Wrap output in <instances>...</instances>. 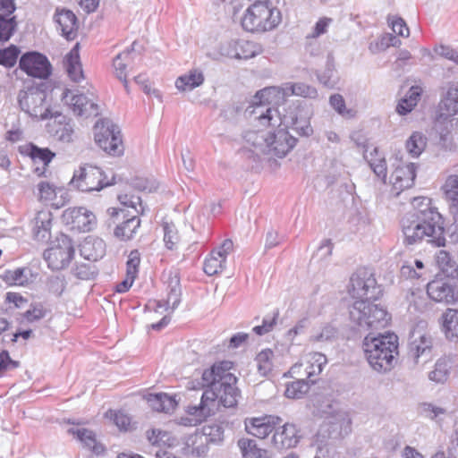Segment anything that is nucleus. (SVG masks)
Wrapping results in <instances>:
<instances>
[{
	"mask_svg": "<svg viewBox=\"0 0 458 458\" xmlns=\"http://www.w3.org/2000/svg\"><path fill=\"white\" fill-rule=\"evenodd\" d=\"M414 209L402 218V229L408 244L422 240L437 247L445 246L444 221L441 214L430 205V199L425 197L414 198Z\"/></svg>",
	"mask_w": 458,
	"mask_h": 458,
	"instance_id": "nucleus-1",
	"label": "nucleus"
},
{
	"mask_svg": "<svg viewBox=\"0 0 458 458\" xmlns=\"http://www.w3.org/2000/svg\"><path fill=\"white\" fill-rule=\"evenodd\" d=\"M275 92V88H265L258 91L250 114H256V119L261 125L270 127L266 155L283 157L295 146L297 140L284 128L280 127L282 121L277 109L266 106Z\"/></svg>",
	"mask_w": 458,
	"mask_h": 458,
	"instance_id": "nucleus-2",
	"label": "nucleus"
},
{
	"mask_svg": "<svg viewBox=\"0 0 458 458\" xmlns=\"http://www.w3.org/2000/svg\"><path fill=\"white\" fill-rule=\"evenodd\" d=\"M233 363L228 360L215 363L202 374V386H209L205 392L214 394V403L219 406L233 407L237 403L236 377L230 372Z\"/></svg>",
	"mask_w": 458,
	"mask_h": 458,
	"instance_id": "nucleus-3",
	"label": "nucleus"
},
{
	"mask_svg": "<svg viewBox=\"0 0 458 458\" xmlns=\"http://www.w3.org/2000/svg\"><path fill=\"white\" fill-rule=\"evenodd\" d=\"M363 351L370 367L377 372L389 371L398 354V337L393 333L374 336L369 334L363 340Z\"/></svg>",
	"mask_w": 458,
	"mask_h": 458,
	"instance_id": "nucleus-4",
	"label": "nucleus"
},
{
	"mask_svg": "<svg viewBox=\"0 0 458 458\" xmlns=\"http://www.w3.org/2000/svg\"><path fill=\"white\" fill-rule=\"evenodd\" d=\"M350 319L360 331L377 330L388 325L390 316L380 305L356 301L350 309Z\"/></svg>",
	"mask_w": 458,
	"mask_h": 458,
	"instance_id": "nucleus-5",
	"label": "nucleus"
},
{
	"mask_svg": "<svg viewBox=\"0 0 458 458\" xmlns=\"http://www.w3.org/2000/svg\"><path fill=\"white\" fill-rule=\"evenodd\" d=\"M241 22L246 31L265 32L278 25L280 13L266 3H254L246 9Z\"/></svg>",
	"mask_w": 458,
	"mask_h": 458,
	"instance_id": "nucleus-6",
	"label": "nucleus"
},
{
	"mask_svg": "<svg viewBox=\"0 0 458 458\" xmlns=\"http://www.w3.org/2000/svg\"><path fill=\"white\" fill-rule=\"evenodd\" d=\"M47 82H41L21 90L18 102L21 109L32 118L45 120L52 117L50 104L47 99Z\"/></svg>",
	"mask_w": 458,
	"mask_h": 458,
	"instance_id": "nucleus-7",
	"label": "nucleus"
},
{
	"mask_svg": "<svg viewBox=\"0 0 458 458\" xmlns=\"http://www.w3.org/2000/svg\"><path fill=\"white\" fill-rule=\"evenodd\" d=\"M97 145L111 156H121L123 145L119 127L109 120H99L93 128Z\"/></svg>",
	"mask_w": 458,
	"mask_h": 458,
	"instance_id": "nucleus-8",
	"label": "nucleus"
},
{
	"mask_svg": "<svg viewBox=\"0 0 458 458\" xmlns=\"http://www.w3.org/2000/svg\"><path fill=\"white\" fill-rule=\"evenodd\" d=\"M252 115L254 122L252 127L242 134V152L247 157L256 160L267 153L270 127L261 125L256 119V114Z\"/></svg>",
	"mask_w": 458,
	"mask_h": 458,
	"instance_id": "nucleus-9",
	"label": "nucleus"
},
{
	"mask_svg": "<svg viewBox=\"0 0 458 458\" xmlns=\"http://www.w3.org/2000/svg\"><path fill=\"white\" fill-rule=\"evenodd\" d=\"M114 183V177L110 181L106 180V176L99 167L88 165L76 170L71 181L73 187L85 192L98 191Z\"/></svg>",
	"mask_w": 458,
	"mask_h": 458,
	"instance_id": "nucleus-10",
	"label": "nucleus"
},
{
	"mask_svg": "<svg viewBox=\"0 0 458 458\" xmlns=\"http://www.w3.org/2000/svg\"><path fill=\"white\" fill-rule=\"evenodd\" d=\"M348 293L358 301H369L376 299L380 290L371 271L366 267H360L350 278Z\"/></svg>",
	"mask_w": 458,
	"mask_h": 458,
	"instance_id": "nucleus-11",
	"label": "nucleus"
},
{
	"mask_svg": "<svg viewBox=\"0 0 458 458\" xmlns=\"http://www.w3.org/2000/svg\"><path fill=\"white\" fill-rule=\"evenodd\" d=\"M214 394L204 392L198 405H189L187 415L182 416L178 422L185 427H194L202 423L206 419L215 414L217 405L214 403Z\"/></svg>",
	"mask_w": 458,
	"mask_h": 458,
	"instance_id": "nucleus-12",
	"label": "nucleus"
},
{
	"mask_svg": "<svg viewBox=\"0 0 458 458\" xmlns=\"http://www.w3.org/2000/svg\"><path fill=\"white\" fill-rule=\"evenodd\" d=\"M262 51L260 45L244 39L226 41L218 47V54L221 57L233 59L252 58L261 54Z\"/></svg>",
	"mask_w": 458,
	"mask_h": 458,
	"instance_id": "nucleus-13",
	"label": "nucleus"
},
{
	"mask_svg": "<svg viewBox=\"0 0 458 458\" xmlns=\"http://www.w3.org/2000/svg\"><path fill=\"white\" fill-rule=\"evenodd\" d=\"M74 255V248L72 240L62 235L58 240V244L44 252V257L48 263L49 267L55 270H60L66 267Z\"/></svg>",
	"mask_w": 458,
	"mask_h": 458,
	"instance_id": "nucleus-14",
	"label": "nucleus"
},
{
	"mask_svg": "<svg viewBox=\"0 0 458 458\" xmlns=\"http://www.w3.org/2000/svg\"><path fill=\"white\" fill-rule=\"evenodd\" d=\"M327 357L320 352L308 353L301 362L294 364L290 373L296 377H305L309 382L314 384L316 379L314 377L319 375L323 367L327 364Z\"/></svg>",
	"mask_w": 458,
	"mask_h": 458,
	"instance_id": "nucleus-15",
	"label": "nucleus"
},
{
	"mask_svg": "<svg viewBox=\"0 0 458 458\" xmlns=\"http://www.w3.org/2000/svg\"><path fill=\"white\" fill-rule=\"evenodd\" d=\"M19 65L29 76L38 79H47L52 72V65L47 56L38 52L23 55Z\"/></svg>",
	"mask_w": 458,
	"mask_h": 458,
	"instance_id": "nucleus-16",
	"label": "nucleus"
},
{
	"mask_svg": "<svg viewBox=\"0 0 458 458\" xmlns=\"http://www.w3.org/2000/svg\"><path fill=\"white\" fill-rule=\"evenodd\" d=\"M410 356L414 363H426L432 358V337L426 332L416 328L411 333Z\"/></svg>",
	"mask_w": 458,
	"mask_h": 458,
	"instance_id": "nucleus-17",
	"label": "nucleus"
},
{
	"mask_svg": "<svg viewBox=\"0 0 458 458\" xmlns=\"http://www.w3.org/2000/svg\"><path fill=\"white\" fill-rule=\"evenodd\" d=\"M62 100L70 106L76 115L97 116L99 114L98 105L84 94L73 95L70 89H65Z\"/></svg>",
	"mask_w": 458,
	"mask_h": 458,
	"instance_id": "nucleus-18",
	"label": "nucleus"
},
{
	"mask_svg": "<svg viewBox=\"0 0 458 458\" xmlns=\"http://www.w3.org/2000/svg\"><path fill=\"white\" fill-rule=\"evenodd\" d=\"M282 422L276 416H263L246 418L244 420L245 430L255 437L264 439L273 432L277 425Z\"/></svg>",
	"mask_w": 458,
	"mask_h": 458,
	"instance_id": "nucleus-19",
	"label": "nucleus"
},
{
	"mask_svg": "<svg viewBox=\"0 0 458 458\" xmlns=\"http://www.w3.org/2000/svg\"><path fill=\"white\" fill-rule=\"evenodd\" d=\"M416 165L408 163L399 165L395 167L390 176L392 191L398 196L403 191L413 186L416 178Z\"/></svg>",
	"mask_w": 458,
	"mask_h": 458,
	"instance_id": "nucleus-20",
	"label": "nucleus"
},
{
	"mask_svg": "<svg viewBox=\"0 0 458 458\" xmlns=\"http://www.w3.org/2000/svg\"><path fill=\"white\" fill-rule=\"evenodd\" d=\"M64 218L67 224L83 232L90 231L96 223L95 215L83 207L65 210Z\"/></svg>",
	"mask_w": 458,
	"mask_h": 458,
	"instance_id": "nucleus-21",
	"label": "nucleus"
},
{
	"mask_svg": "<svg viewBox=\"0 0 458 458\" xmlns=\"http://www.w3.org/2000/svg\"><path fill=\"white\" fill-rule=\"evenodd\" d=\"M427 293L437 302L452 303L455 301L454 289L447 279L439 278L429 282Z\"/></svg>",
	"mask_w": 458,
	"mask_h": 458,
	"instance_id": "nucleus-22",
	"label": "nucleus"
},
{
	"mask_svg": "<svg viewBox=\"0 0 458 458\" xmlns=\"http://www.w3.org/2000/svg\"><path fill=\"white\" fill-rule=\"evenodd\" d=\"M439 110L445 116L458 114V81L448 82L442 88Z\"/></svg>",
	"mask_w": 458,
	"mask_h": 458,
	"instance_id": "nucleus-23",
	"label": "nucleus"
},
{
	"mask_svg": "<svg viewBox=\"0 0 458 458\" xmlns=\"http://www.w3.org/2000/svg\"><path fill=\"white\" fill-rule=\"evenodd\" d=\"M299 438L295 425L285 423L281 428L275 431L272 444L278 450L289 449L298 444Z\"/></svg>",
	"mask_w": 458,
	"mask_h": 458,
	"instance_id": "nucleus-24",
	"label": "nucleus"
},
{
	"mask_svg": "<svg viewBox=\"0 0 458 458\" xmlns=\"http://www.w3.org/2000/svg\"><path fill=\"white\" fill-rule=\"evenodd\" d=\"M55 21L57 23L62 35L68 40H72L77 36L78 22L75 14L67 9L55 10Z\"/></svg>",
	"mask_w": 458,
	"mask_h": 458,
	"instance_id": "nucleus-25",
	"label": "nucleus"
},
{
	"mask_svg": "<svg viewBox=\"0 0 458 458\" xmlns=\"http://www.w3.org/2000/svg\"><path fill=\"white\" fill-rule=\"evenodd\" d=\"M52 214L48 210L38 211L32 220V234L38 242H47L50 238Z\"/></svg>",
	"mask_w": 458,
	"mask_h": 458,
	"instance_id": "nucleus-26",
	"label": "nucleus"
},
{
	"mask_svg": "<svg viewBox=\"0 0 458 458\" xmlns=\"http://www.w3.org/2000/svg\"><path fill=\"white\" fill-rule=\"evenodd\" d=\"M204 81L205 76L203 72L200 69L194 68L179 76L175 80L174 85L180 92H187L201 86Z\"/></svg>",
	"mask_w": 458,
	"mask_h": 458,
	"instance_id": "nucleus-27",
	"label": "nucleus"
},
{
	"mask_svg": "<svg viewBox=\"0 0 458 458\" xmlns=\"http://www.w3.org/2000/svg\"><path fill=\"white\" fill-rule=\"evenodd\" d=\"M134 45L135 42L132 43L131 48H128L123 53L118 54L113 61L114 74L117 79L123 81L127 92H129V87L126 69L133 60L132 53L134 52Z\"/></svg>",
	"mask_w": 458,
	"mask_h": 458,
	"instance_id": "nucleus-28",
	"label": "nucleus"
},
{
	"mask_svg": "<svg viewBox=\"0 0 458 458\" xmlns=\"http://www.w3.org/2000/svg\"><path fill=\"white\" fill-rule=\"evenodd\" d=\"M49 133L63 142H71L73 135V126L63 115L55 116L54 121L47 124Z\"/></svg>",
	"mask_w": 458,
	"mask_h": 458,
	"instance_id": "nucleus-29",
	"label": "nucleus"
},
{
	"mask_svg": "<svg viewBox=\"0 0 458 458\" xmlns=\"http://www.w3.org/2000/svg\"><path fill=\"white\" fill-rule=\"evenodd\" d=\"M68 432L94 454L99 455L105 451V446L97 439L96 434L92 430L84 428H72Z\"/></svg>",
	"mask_w": 458,
	"mask_h": 458,
	"instance_id": "nucleus-30",
	"label": "nucleus"
},
{
	"mask_svg": "<svg viewBox=\"0 0 458 458\" xmlns=\"http://www.w3.org/2000/svg\"><path fill=\"white\" fill-rule=\"evenodd\" d=\"M68 432L94 454L99 455L105 451V446L97 439L96 434L92 430L84 428H72Z\"/></svg>",
	"mask_w": 458,
	"mask_h": 458,
	"instance_id": "nucleus-31",
	"label": "nucleus"
},
{
	"mask_svg": "<svg viewBox=\"0 0 458 458\" xmlns=\"http://www.w3.org/2000/svg\"><path fill=\"white\" fill-rule=\"evenodd\" d=\"M208 451L207 437L200 433L189 436L184 443L183 454L187 456L201 457Z\"/></svg>",
	"mask_w": 458,
	"mask_h": 458,
	"instance_id": "nucleus-32",
	"label": "nucleus"
},
{
	"mask_svg": "<svg viewBox=\"0 0 458 458\" xmlns=\"http://www.w3.org/2000/svg\"><path fill=\"white\" fill-rule=\"evenodd\" d=\"M106 252V244L99 238H88L81 247V254L89 261H97Z\"/></svg>",
	"mask_w": 458,
	"mask_h": 458,
	"instance_id": "nucleus-33",
	"label": "nucleus"
},
{
	"mask_svg": "<svg viewBox=\"0 0 458 458\" xmlns=\"http://www.w3.org/2000/svg\"><path fill=\"white\" fill-rule=\"evenodd\" d=\"M64 65L69 77L73 81H79L83 78L81 64L80 62L78 44L66 55Z\"/></svg>",
	"mask_w": 458,
	"mask_h": 458,
	"instance_id": "nucleus-34",
	"label": "nucleus"
},
{
	"mask_svg": "<svg viewBox=\"0 0 458 458\" xmlns=\"http://www.w3.org/2000/svg\"><path fill=\"white\" fill-rule=\"evenodd\" d=\"M35 279V276L29 267H21L15 270L6 271L4 275V280L9 284L28 285Z\"/></svg>",
	"mask_w": 458,
	"mask_h": 458,
	"instance_id": "nucleus-35",
	"label": "nucleus"
},
{
	"mask_svg": "<svg viewBox=\"0 0 458 458\" xmlns=\"http://www.w3.org/2000/svg\"><path fill=\"white\" fill-rule=\"evenodd\" d=\"M140 225V219L137 216H131L115 226L114 234L122 241H128L133 237Z\"/></svg>",
	"mask_w": 458,
	"mask_h": 458,
	"instance_id": "nucleus-36",
	"label": "nucleus"
},
{
	"mask_svg": "<svg viewBox=\"0 0 458 458\" xmlns=\"http://www.w3.org/2000/svg\"><path fill=\"white\" fill-rule=\"evenodd\" d=\"M442 318L445 336L450 340L458 341V310L448 309Z\"/></svg>",
	"mask_w": 458,
	"mask_h": 458,
	"instance_id": "nucleus-37",
	"label": "nucleus"
},
{
	"mask_svg": "<svg viewBox=\"0 0 458 458\" xmlns=\"http://www.w3.org/2000/svg\"><path fill=\"white\" fill-rule=\"evenodd\" d=\"M364 157L375 174L385 181L386 178V162L385 157L379 154L378 149L375 148L369 154L366 152Z\"/></svg>",
	"mask_w": 458,
	"mask_h": 458,
	"instance_id": "nucleus-38",
	"label": "nucleus"
},
{
	"mask_svg": "<svg viewBox=\"0 0 458 458\" xmlns=\"http://www.w3.org/2000/svg\"><path fill=\"white\" fill-rule=\"evenodd\" d=\"M237 445L243 458H267V450L259 448L253 439L241 438Z\"/></svg>",
	"mask_w": 458,
	"mask_h": 458,
	"instance_id": "nucleus-39",
	"label": "nucleus"
},
{
	"mask_svg": "<svg viewBox=\"0 0 458 458\" xmlns=\"http://www.w3.org/2000/svg\"><path fill=\"white\" fill-rule=\"evenodd\" d=\"M427 145V139L423 133L414 131L406 140V150L413 157H419Z\"/></svg>",
	"mask_w": 458,
	"mask_h": 458,
	"instance_id": "nucleus-40",
	"label": "nucleus"
},
{
	"mask_svg": "<svg viewBox=\"0 0 458 458\" xmlns=\"http://www.w3.org/2000/svg\"><path fill=\"white\" fill-rule=\"evenodd\" d=\"M450 362L446 358L437 360L435 368L428 373V378L436 383H445L449 376Z\"/></svg>",
	"mask_w": 458,
	"mask_h": 458,
	"instance_id": "nucleus-41",
	"label": "nucleus"
},
{
	"mask_svg": "<svg viewBox=\"0 0 458 458\" xmlns=\"http://www.w3.org/2000/svg\"><path fill=\"white\" fill-rule=\"evenodd\" d=\"M304 377H299L296 381L287 384L284 394L287 398H301L309 390V384Z\"/></svg>",
	"mask_w": 458,
	"mask_h": 458,
	"instance_id": "nucleus-42",
	"label": "nucleus"
},
{
	"mask_svg": "<svg viewBox=\"0 0 458 458\" xmlns=\"http://www.w3.org/2000/svg\"><path fill=\"white\" fill-rule=\"evenodd\" d=\"M163 230H164V242L165 245L169 250H174L177 248L181 241V236L179 235L178 230L174 224L164 222L163 223Z\"/></svg>",
	"mask_w": 458,
	"mask_h": 458,
	"instance_id": "nucleus-43",
	"label": "nucleus"
},
{
	"mask_svg": "<svg viewBox=\"0 0 458 458\" xmlns=\"http://www.w3.org/2000/svg\"><path fill=\"white\" fill-rule=\"evenodd\" d=\"M180 289L178 287V284L174 286L165 301H160L157 304V308L158 310H164L165 311L173 312L180 303Z\"/></svg>",
	"mask_w": 458,
	"mask_h": 458,
	"instance_id": "nucleus-44",
	"label": "nucleus"
},
{
	"mask_svg": "<svg viewBox=\"0 0 458 458\" xmlns=\"http://www.w3.org/2000/svg\"><path fill=\"white\" fill-rule=\"evenodd\" d=\"M38 199L44 202H50L52 205L59 208L58 203H55L54 200L56 198L57 188L47 182H40L38 184Z\"/></svg>",
	"mask_w": 458,
	"mask_h": 458,
	"instance_id": "nucleus-45",
	"label": "nucleus"
},
{
	"mask_svg": "<svg viewBox=\"0 0 458 458\" xmlns=\"http://www.w3.org/2000/svg\"><path fill=\"white\" fill-rule=\"evenodd\" d=\"M274 352L270 349L261 351L256 357L257 367L259 373L266 376L272 370Z\"/></svg>",
	"mask_w": 458,
	"mask_h": 458,
	"instance_id": "nucleus-46",
	"label": "nucleus"
},
{
	"mask_svg": "<svg viewBox=\"0 0 458 458\" xmlns=\"http://www.w3.org/2000/svg\"><path fill=\"white\" fill-rule=\"evenodd\" d=\"M442 189L448 200L452 203H458V174L449 175Z\"/></svg>",
	"mask_w": 458,
	"mask_h": 458,
	"instance_id": "nucleus-47",
	"label": "nucleus"
},
{
	"mask_svg": "<svg viewBox=\"0 0 458 458\" xmlns=\"http://www.w3.org/2000/svg\"><path fill=\"white\" fill-rule=\"evenodd\" d=\"M225 267V261L223 258H218L215 254L211 253L204 262V272L208 276H214L221 273Z\"/></svg>",
	"mask_w": 458,
	"mask_h": 458,
	"instance_id": "nucleus-48",
	"label": "nucleus"
},
{
	"mask_svg": "<svg viewBox=\"0 0 458 458\" xmlns=\"http://www.w3.org/2000/svg\"><path fill=\"white\" fill-rule=\"evenodd\" d=\"M286 93L291 91L292 95L303 98H316L318 97V91L314 87L302 82L291 84L286 88Z\"/></svg>",
	"mask_w": 458,
	"mask_h": 458,
	"instance_id": "nucleus-49",
	"label": "nucleus"
},
{
	"mask_svg": "<svg viewBox=\"0 0 458 458\" xmlns=\"http://www.w3.org/2000/svg\"><path fill=\"white\" fill-rule=\"evenodd\" d=\"M16 26L15 17L5 18L4 14H0V41H8L15 31Z\"/></svg>",
	"mask_w": 458,
	"mask_h": 458,
	"instance_id": "nucleus-50",
	"label": "nucleus"
},
{
	"mask_svg": "<svg viewBox=\"0 0 458 458\" xmlns=\"http://www.w3.org/2000/svg\"><path fill=\"white\" fill-rule=\"evenodd\" d=\"M436 261L438 267L447 275H453L456 271L455 262L445 250H439L437 252Z\"/></svg>",
	"mask_w": 458,
	"mask_h": 458,
	"instance_id": "nucleus-51",
	"label": "nucleus"
},
{
	"mask_svg": "<svg viewBox=\"0 0 458 458\" xmlns=\"http://www.w3.org/2000/svg\"><path fill=\"white\" fill-rule=\"evenodd\" d=\"M200 434L207 437L208 444L220 443L224 439V429L218 424L204 426Z\"/></svg>",
	"mask_w": 458,
	"mask_h": 458,
	"instance_id": "nucleus-52",
	"label": "nucleus"
},
{
	"mask_svg": "<svg viewBox=\"0 0 458 458\" xmlns=\"http://www.w3.org/2000/svg\"><path fill=\"white\" fill-rule=\"evenodd\" d=\"M72 274L79 279L90 280L96 276L97 270L96 267L89 262L80 263L72 268Z\"/></svg>",
	"mask_w": 458,
	"mask_h": 458,
	"instance_id": "nucleus-53",
	"label": "nucleus"
},
{
	"mask_svg": "<svg viewBox=\"0 0 458 458\" xmlns=\"http://www.w3.org/2000/svg\"><path fill=\"white\" fill-rule=\"evenodd\" d=\"M278 316V310L274 311L271 315L266 316L262 320V325L253 327V332L258 335H263L271 332L276 325Z\"/></svg>",
	"mask_w": 458,
	"mask_h": 458,
	"instance_id": "nucleus-54",
	"label": "nucleus"
},
{
	"mask_svg": "<svg viewBox=\"0 0 458 458\" xmlns=\"http://www.w3.org/2000/svg\"><path fill=\"white\" fill-rule=\"evenodd\" d=\"M330 106L342 116L351 118L354 115L352 109H348L342 95L334 94L329 98Z\"/></svg>",
	"mask_w": 458,
	"mask_h": 458,
	"instance_id": "nucleus-55",
	"label": "nucleus"
},
{
	"mask_svg": "<svg viewBox=\"0 0 458 458\" xmlns=\"http://www.w3.org/2000/svg\"><path fill=\"white\" fill-rule=\"evenodd\" d=\"M19 53V49L14 46L4 50H0V64L6 67L13 66L16 63Z\"/></svg>",
	"mask_w": 458,
	"mask_h": 458,
	"instance_id": "nucleus-56",
	"label": "nucleus"
},
{
	"mask_svg": "<svg viewBox=\"0 0 458 458\" xmlns=\"http://www.w3.org/2000/svg\"><path fill=\"white\" fill-rule=\"evenodd\" d=\"M140 263V255L137 250H131L126 262V274L130 277H136Z\"/></svg>",
	"mask_w": 458,
	"mask_h": 458,
	"instance_id": "nucleus-57",
	"label": "nucleus"
},
{
	"mask_svg": "<svg viewBox=\"0 0 458 458\" xmlns=\"http://www.w3.org/2000/svg\"><path fill=\"white\" fill-rule=\"evenodd\" d=\"M148 442L153 445L165 444L169 440V434L161 429H149L146 432Z\"/></svg>",
	"mask_w": 458,
	"mask_h": 458,
	"instance_id": "nucleus-58",
	"label": "nucleus"
},
{
	"mask_svg": "<svg viewBox=\"0 0 458 458\" xmlns=\"http://www.w3.org/2000/svg\"><path fill=\"white\" fill-rule=\"evenodd\" d=\"M336 336V330L331 326L324 327L320 332L311 336V341L315 343L328 342Z\"/></svg>",
	"mask_w": 458,
	"mask_h": 458,
	"instance_id": "nucleus-59",
	"label": "nucleus"
},
{
	"mask_svg": "<svg viewBox=\"0 0 458 458\" xmlns=\"http://www.w3.org/2000/svg\"><path fill=\"white\" fill-rule=\"evenodd\" d=\"M47 290L56 296H60L65 288L64 280L60 276H51L47 282Z\"/></svg>",
	"mask_w": 458,
	"mask_h": 458,
	"instance_id": "nucleus-60",
	"label": "nucleus"
},
{
	"mask_svg": "<svg viewBox=\"0 0 458 458\" xmlns=\"http://www.w3.org/2000/svg\"><path fill=\"white\" fill-rule=\"evenodd\" d=\"M55 157V153L51 152L48 148H40L33 147L31 149V157L34 160H40L45 166H47Z\"/></svg>",
	"mask_w": 458,
	"mask_h": 458,
	"instance_id": "nucleus-61",
	"label": "nucleus"
},
{
	"mask_svg": "<svg viewBox=\"0 0 458 458\" xmlns=\"http://www.w3.org/2000/svg\"><path fill=\"white\" fill-rule=\"evenodd\" d=\"M118 199L123 206L134 208L137 212H139L137 208V206H139L141 209V213H143L144 209L142 208L141 199L140 197L124 193L120 194L118 196Z\"/></svg>",
	"mask_w": 458,
	"mask_h": 458,
	"instance_id": "nucleus-62",
	"label": "nucleus"
},
{
	"mask_svg": "<svg viewBox=\"0 0 458 458\" xmlns=\"http://www.w3.org/2000/svg\"><path fill=\"white\" fill-rule=\"evenodd\" d=\"M423 414L430 420H437L442 415L446 414V410L438 406H435L431 403H426L423 405Z\"/></svg>",
	"mask_w": 458,
	"mask_h": 458,
	"instance_id": "nucleus-63",
	"label": "nucleus"
},
{
	"mask_svg": "<svg viewBox=\"0 0 458 458\" xmlns=\"http://www.w3.org/2000/svg\"><path fill=\"white\" fill-rule=\"evenodd\" d=\"M46 315V310L42 305H35L24 313V318L29 322H34L43 318Z\"/></svg>",
	"mask_w": 458,
	"mask_h": 458,
	"instance_id": "nucleus-64",
	"label": "nucleus"
}]
</instances>
